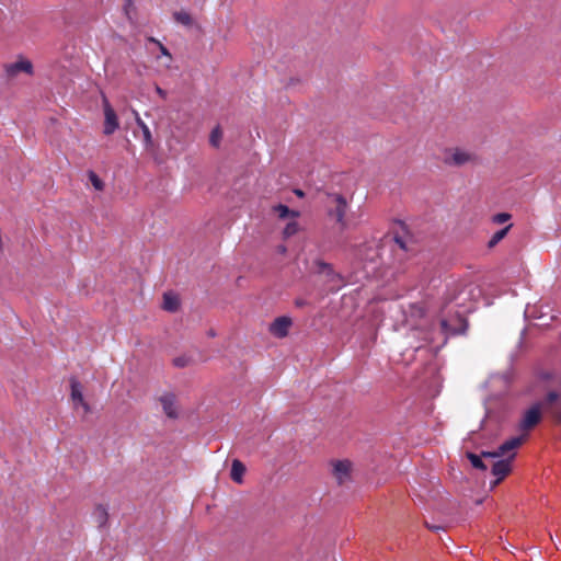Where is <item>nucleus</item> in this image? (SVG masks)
Segmentation results:
<instances>
[{"mask_svg":"<svg viewBox=\"0 0 561 561\" xmlns=\"http://www.w3.org/2000/svg\"><path fill=\"white\" fill-rule=\"evenodd\" d=\"M477 154L462 148H449L444 151L443 162L451 167H461L468 163L477 162Z\"/></svg>","mask_w":561,"mask_h":561,"instance_id":"1","label":"nucleus"},{"mask_svg":"<svg viewBox=\"0 0 561 561\" xmlns=\"http://www.w3.org/2000/svg\"><path fill=\"white\" fill-rule=\"evenodd\" d=\"M313 198L323 203L329 210H344L347 207L346 197L339 193L318 191Z\"/></svg>","mask_w":561,"mask_h":561,"instance_id":"2","label":"nucleus"},{"mask_svg":"<svg viewBox=\"0 0 561 561\" xmlns=\"http://www.w3.org/2000/svg\"><path fill=\"white\" fill-rule=\"evenodd\" d=\"M468 327L469 323L467 318L460 313H456V316L451 320H440L442 332L446 335L465 334L468 330Z\"/></svg>","mask_w":561,"mask_h":561,"instance_id":"3","label":"nucleus"},{"mask_svg":"<svg viewBox=\"0 0 561 561\" xmlns=\"http://www.w3.org/2000/svg\"><path fill=\"white\" fill-rule=\"evenodd\" d=\"M3 68L8 79H14L22 72L28 76L34 73L32 61L22 56L14 62L5 64Z\"/></svg>","mask_w":561,"mask_h":561,"instance_id":"4","label":"nucleus"},{"mask_svg":"<svg viewBox=\"0 0 561 561\" xmlns=\"http://www.w3.org/2000/svg\"><path fill=\"white\" fill-rule=\"evenodd\" d=\"M527 435H522L517 437H512L504 442L496 450L493 451H482V456L488 458H501L504 455L508 454L510 451H513L517 449L519 446L524 444L526 440Z\"/></svg>","mask_w":561,"mask_h":561,"instance_id":"5","label":"nucleus"},{"mask_svg":"<svg viewBox=\"0 0 561 561\" xmlns=\"http://www.w3.org/2000/svg\"><path fill=\"white\" fill-rule=\"evenodd\" d=\"M542 420L541 404L535 403L523 415L519 428L526 433L533 431Z\"/></svg>","mask_w":561,"mask_h":561,"instance_id":"6","label":"nucleus"},{"mask_svg":"<svg viewBox=\"0 0 561 561\" xmlns=\"http://www.w3.org/2000/svg\"><path fill=\"white\" fill-rule=\"evenodd\" d=\"M332 474L336 479L337 484L342 485L346 481L352 480L353 463L348 459L332 460Z\"/></svg>","mask_w":561,"mask_h":561,"instance_id":"7","label":"nucleus"},{"mask_svg":"<svg viewBox=\"0 0 561 561\" xmlns=\"http://www.w3.org/2000/svg\"><path fill=\"white\" fill-rule=\"evenodd\" d=\"M516 454L512 453L506 459H500L493 462L491 473L496 477L493 485L500 484L512 472V462Z\"/></svg>","mask_w":561,"mask_h":561,"instance_id":"8","label":"nucleus"},{"mask_svg":"<svg viewBox=\"0 0 561 561\" xmlns=\"http://www.w3.org/2000/svg\"><path fill=\"white\" fill-rule=\"evenodd\" d=\"M103 108L105 118L103 133L108 136L112 135L119 127V124L117 115L106 98L103 99Z\"/></svg>","mask_w":561,"mask_h":561,"instance_id":"9","label":"nucleus"},{"mask_svg":"<svg viewBox=\"0 0 561 561\" xmlns=\"http://www.w3.org/2000/svg\"><path fill=\"white\" fill-rule=\"evenodd\" d=\"M82 385L80 383L77 378L72 377L70 379V389H71V400L73 402L75 408L78 405H81L84 410V413L88 414L91 411L90 404L84 400L83 393H82Z\"/></svg>","mask_w":561,"mask_h":561,"instance_id":"10","label":"nucleus"},{"mask_svg":"<svg viewBox=\"0 0 561 561\" xmlns=\"http://www.w3.org/2000/svg\"><path fill=\"white\" fill-rule=\"evenodd\" d=\"M293 321L289 317H278L270 325V332L276 337H285L288 335V330Z\"/></svg>","mask_w":561,"mask_h":561,"instance_id":"11","label":"nucleus"},{"mask_svg":"<svg viewBox=\"0 0 561 561\" xmlns=\"http://www.w3.org/2000/svg\"><path fill=\"white\" fill-rule=\"evenodd\" d=\"M314 267L317 274H323L329 283H340L342 280L341 274L336 273L333 265L322 260L314 261Z\"/></svg>","mask_w":561,"mask_h":561,"instance_id":"12","label":"nucleus"},{"mask_svg":"<svg viewBox=\"0 0 561 561\" xmlns=\"http://www.w3.org/2000/svg\"><path fill=\"white\" fill-rule=\"evenodd\" d=\"M160 402L163 408V412L165 415L170 419H178L179 413L175 407V400L176 397L174 393H165L164 396L160 397Z\"/></svg>","mask_w":561,"mask_h":561,"instance_id":"13","label":"nucleus"},{"mask_svg":"<svg viewBox=\"0 0 561 561\" xmlns=\"http://www.w3.org/2000/svg\"><path fill=\"white\" fill-rule=\"evenodd\" d=\"M245 471L247 468L242 461L239 459L232 460L230 477L234 482L242 483Z\"/></svg>","mask_w":561,"mask_h":561,"instance_id":"14","label":"nucleus"},{"mask_svg":"<svg viewBox=\"0 0 561 561\" xmlns=\"http://www.w3.org/2000/svg\"><path fill=\"white\" fill-rule=\"evenodd\" d=\"M92 516L100 528L106 526L108 520V512L104 505L96 504Z\"/></svg>","mask_w":561,"mask_h":561,"instance_id":"15","label":"nucleus"},{"mask_svg":"<svg viewBox=\"0 0 561 561\" xmlns=\"http://www.w3.org/2000/svg\"><path fill=\"white\" fill-rule=\"evenodd\" d=\"M162 307L169 312H176L180 309L179 297L172 293H164Z\"/></svg>","mask_w":561,"mask_h":561,"instance_id":"16","label":"nucleus"},{"mask_svg":"<svg viewBox=\"0 0 561 561\" xmlns=\"http://www.w3.org/2000/svg\"><path fill=\"white\" fill-rule=\"evenodd\" d=\"M133 113L135 115V121H136V124L139 126V128L141 129L142 131V135H144V141L146 144L147 147L151 146L152 145V136H151V131L149 129V127L146 125V123L140 118L139 114L137 111L133 110Z\"/></svg>","mask_w":561,"mask_h":561,"instance_id":"17","label":"nucleus"},{"mask_svg":"<svg viewBox=\"0 0 561 561\" xmlns=\"http://www.w3.org/2000/svg\"><path fill=\"white\" fill-rule=\"evenodd\" d=\"M466 457L474 469L482 471H485L488 469L486 465L482 460L484 458L482 456V453L480 455H477L472 451H467Z\"/></svg>","mask_w":561,"mask_h":561,"instance_id":"18","label":"nucleus"},{"mask_svg":"<svg viewBox=\"0 0 561 561\" xmlns=\"http://www.w3.org/2000/svg\"><path fill=\"white\" fill-rule=\"evenodd\" d=\"M513 227L512 224L496 231L488 242V248L493 249L497 243H500L508 233L510 229Z\"/></svg>","mask_w":561,"mask_h":561,"instance_id":"19","label":"nucleus"},{"mask_svg":"<svg viewBox=\"0 0 561 561\" xmlns=\"http://www.w3.org/2000/svg\"><path fill=\"white\" fill-rule=\"evenodd\" d=\"M173 18L174 20L184 25V26H192L193 25V18L191 16V14L186 11H176L173 13Z\"/></svg>","mask_w":561,"mask_h":561,"instance_id":"20","label":"nucleus"},{"mask_svg":"<svg viewBox=\"0 0 561 561\" xmlns=\"http://www.w3.org/2000/svg\"><path fill=\"white\" fill-rule=\"evenodd\" d=\"M300 230V227L296 220H290L287 222L286 227L283 230V239L287 240L290 237L295 236Z\"/></svg>","mask_w":561,"mask_h":561,"instance_id":"21","label":"nucleus"},{"mask_svg":"<svg viewBox=\"0 0 561 561\" xmlns=\"http://www.w3.org/2000/svg\"><path fill=\"white\" fill-rule=\"evenodd\" d=\"M222 138V130L219 126H216L209 136V142L213 147L218 148Z\"/></svg>","mask_w":561,"mask_h":561,"instance_id":"22","label":"nucleus"},{"mask_svg":"<svg viewBox=\"0 0 561 561\" xmlns=\"http://www.w3.org/2000/svg\"><path fill=\"white\" fill-rule=\"evenodd\" d=\"M88 178H89L90 183L96 191H102L104 188L103 181L99 178V175L94 171H89Z\"/></svg>","mask_w":561,"mask_h":561,"instance_id":"23","label":"nucleus"},{"mask_svg":"<svg viewBox=\"0 0 561 561\" xmlns=\"http://www.w3.org/2000/svg\"><path fill=\"white\" fill-rule=\"evenodd\" d=\"M192 358L186 355H181L175 358H173L172 363L175 367L184 368L192 364Z\"/></svg>","mask_w":561,"mask_h":561,"instance_id":"24","label":"nucleus"},{"mask_svg":"<svg viewBox=\"0 0 561 561\" xmlns=\"http://www.w3.org/2000/svg\"><path fill=\"white\" fill-rule=\"evenodd\" d=\"M561 401V392H558V391H549L546 397H545V403L547 405H552L557 402H560Z\"/></svg>","mask_w":561,"mask_h":561,"instance_id":"25","label":"nucleus"},{"mask_svg":"<svg viewBox=\"0 0 561 561\" xmlns=\"http://www.w3.org/2000/svg\"><path fill=\"white\" fill-rule=\"evenodd\" d=\"M511 218V213H496L494 216H492V222L496 225H502L508 221Z\"/></svg>","mask_w":561,"mask_h":561,"instance_id":"26","label":"nucleus"},{"mask_svg":"<svg viewBox=\"0 0 561 561\" xmlns=\"http://www.w3.org/2000/svg\"><path fill=\"white\" fill-rule=\"evenodd\" d=\"M345 214L346 213H329L330 216H334L335 222L340 225V230H344L347 227L344 219Z\"/></svg>","mask_w":561,"mask_h":561,"instance_id":"27","label":"nucleus"},{"mask_svg":"<svg viewBox=\"0 0 561 561\" xmlns=\"http://www.w3.org/2000/svg\"><path fill=\"white\" fill-rule=\"evenodd\" d=\"M396 243L402 249L407 250V241L404 236L399 234L398 232L393 237Z\"/></svg>","mask_w":561,"mask_h":561,"instance_id":"28","label":"nucleus"},{"mask_svg":"<svg viewBox=\"0 0 561 561\" xmlns=\"http://www.w3.org/2000/svg\"><path fill=\"white\" fill-rule=\"evenodd\" d=\"M300 215V213H279L280 219L296 218Z\"/></svg>","mask_w":561,"mask_h":561,"instance_id":"29","label":"nucleus"},{"mask_svg":"<svg viewBox=\"0 0 561 561\" xmlns=\"http://www.w3.org/2000/svg\"><path fill=\"white\" fill-rule=\"evenodd\" d=\"M294 304H295V306L297 308H304V307L309 305V302L306 299H302V298L295 299Z\"/></svg>","mask_w":561,"mask_h":561,"instance_id":"30","label":"nucleus"},{"mask_svg":"<svg viewBox=\"0 0 561 561\" xmlns=\"http://www.w3.org/2000/svg\"><path fill=\"white\" fill-rule=\"evenodd\" d=\"M272 210H291L287 205L279 203L278 205L274 206Z\"/></svg>","mask_w":561,"mask_h":561,"instance_id":"31","label":"nucleus"},{"mask_svg":"<svg viewBox=\"0 0 561 561\" xmlns=\"http://www.w3.org/2000/svg\"><path fill=\"white\" fill-rule=\"evenodd\" d=\"M276 252L282 255H285L287 253V247L284 244H279L276 247Z\"/></svg>","mask_w":561,"mask_h":561,"instance_id":"32","label":"nucleus"},{"mask_svg":"<svg viewBox=\"0 0 561 561\" xmlns=\"http://www.w3.org/2000/svg\"><path fill=\"white\" fill-rule=\"evenodd\" d=\"M131 7H133V2H131V0H127V1H126V4H125V7H124V10H125L126 15L128 16V19H130L129 10H130V8H131Z\"/></svg>","mask_w":561,"mask_h":561,"instance_id":"33","label":"nucleus"},{"mask_svg":"<svg viewBox=\"0 0 561 561\" xmlns=\"http://www.w3.org/2000/svg\"><path fill=\"white\" fill-rule=\"evenodd\" d=\"M293 193H294L297 197H299V198H302V197H305V196H306V193H305L302 190H300V188H295V190L293 191Z\"/></svg>","mask_w":561,"mask_h":561,"instance_id":"34","label":"nucleus"},{"mask_svg":"<svg viewBox=\"0 0 561 561\" xmlns=\"http://www.w3.org/2000/svg\"><path fill=\"white\" fill-rule=\"evenodd\" d=\"M425 526H426L427 529L434 530V531L439 530V529L443 528L442 526L431 525L427 522H425Z\"/></svg>","mask_w":561,"mask_h":561,"instance_id":"35","label":"nucleus"},{"mask_svg":"<svg viewBox=\"0 0 561 561\" xmlns=\"http://www.w3.org/2000/svg\"><path fill=\"white\" fill-rule=\"evenodd\" d=\"M159 47H160V51H161V54H162V55L168 56V57H171V55H170V53H169V50H168V48H167V47H164V46H163L162 44H160V43H159Z\"/></svg>","mask_w":561,"mask_h":561,"instance_id":"36","label":"nucleus"},{"mask_svg":"<svg viewBox=\"0 0 561 561\" xmlns=\"http://www.w3.org/2000/svg\"><path fill=\"white\" fill-rule=\"evenodd\" d=\"M156 91H157V93H158L161 98H163V99H164V98L167 96L165 91H164V90H162L160 87H157V88H156Z\"/></svg>","mask_w":561,"mask_h":561,"instance_id":"37","label":"nucleus"},{"mask_svg":"<svg viewBox=\"0 0 561 561\" xmlns=\"http://www.w3.org/2000/svg\"><path fill=\"white\" fill-rule=\"evenodd\" d=\"M542 378H543V379H550V378H551V374H550V373H545V374L542 375Z\"/></svg>","mask_w":561,"mask_h":561,"instance_id":"38","label":"nucleus"},{"mask_svg":"<svg viewBox=\"0 0 561 561\" xmlns=\"http://www.w3.org/2000/svg\"><path fill=\"white\" fill-rule=\"evenodd\" d=\"M399 224H400V226H401L402 230H405V229H407V226H405V224H404L403 221H399Z\"/></svg>","mask_w":561,"mask_h":561,"instance_id":"39","label":"nucleus"},{"mask_svg":"<svg viewBox=\"0 0 561 561\" xmlns=\"http://www.w3.org/2000/svg\"><path fill=\"white\" fill-rule=\"evenodd\" d=\"M208 335H209V336H215V332H214L213 330H210V331L208 332Z\"/></svg>","mask_w":561,"mask_h":561,"instance_id":"40","label":"nucleus"},{"mask_svg":"<svg viewBox=\"0 0 561 561\" xmlns=\"http://www.w3.org/2000/svg\"><path fill=\"white\" fill-rule=\"evenodd\" d=\"M559 386H560V388H561V380L559 381Z\"/></svg>","mask_w":561,"mask_h":561,"instance_id":"41","label":"nucleus"}]
</instances>
